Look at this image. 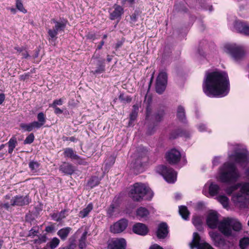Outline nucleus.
Segmentation results:
<instances>
[{
	"instance_id": "f257e3e1",
	"label": "nucleus",
	"mask_w": 249,
	"mask_h": 249,
	"mask_svg": "<svg viewBox=\"0 0 249 249\" xmlns=\"http://www.w3.org/2000/svg\"><path fill=\"white\" fill-rule=\"evenodd\" d=\"M206 223L211 229L218 228L226 236L234 235V231L241 230V224L237 220L231 218H226L218 223V214L217 213L212 212L208 214Z\"/></svg>"
},
{
	"instance_id": "f03ea898",
	"label": "nucleus",
	"mask_w": 249,
	"mask_h": 249,
	"mask_svg": "<svg viewBox=\"0 0 249 249\" xmlns=\"http://www.w3.org/2000/svg\"><path fill=\"white\" fill-rule=\"evenodd\" d=\"M203 90L209 97H224L229 92L230 82L228 79H205Z\"/></svg>"
},
{
	"instance_id": "7ed1b4c3",
	"label": "nucleus",
	"mask_w": 249,
	"mask_h": 249,
	"mask_svg": "<svg viewBox=\"0 0 249 249\" xmlns=\"http://www.w3.org/2000/svg\"><path fill=\"white\" fill-rule=\"evenodd\" d=\"M239 177V174L234 164L225 163L221 168L220 179L222 182L236 181Z\"/></svg>"
},
{
	"instance_id": "20e7f679",
	"label": "nucleus",
	"mask_w": 249,
	"mask_h": 249,
	"mask_svg": "<svg viewBox=\"0 0 249 249\" xmlns=\"http://www.w3.org/2000/svg\"><path fill=\"white\" fill-rule=\"evenodd\" d=\"M147 194L150 195V198L153 196V194L148 187L142 183H136L132 187L129 195L133 200L140 201Z\"/></svg>"
},
{
	"instance_id": "39448f33",
	"label": "nucleus",
	"mask_w": 249,
	"mask_h": 249,
	"mask_svg": "<svg viewBox=\"0 0 249 249\" xmlns=\"http://www.w3.org/2000/svg\"><path fill=\"white\" fill-rule=\"evenodd\" d=\"M240 192L233 195L232 200L236 205L243 206L246 201V196L249 195V183L243 182L238 184Z\"/></svg>"
},
{
	"instance_id": "423d86ee",
	"label": "nucleus",
	"mask_w": 249,
	"mask_h": 249,
	"mask_svg": "<svg viewBox=\"0 0 249 249\" xmlns=\"http://www.w3.org/2000/svg\"><path fill=\"white\" fill-rule=\"evenodd\" d=\"M227 52L236 61L242 60L244 57L246 51L244 48L236 44H229L225 46Z\"/></svg>"
},
{
	"instance_id": "0eeeda50",
	"label": "nucleus",
	"mask_w": 249,
	"mask_h": 249,
	"mask_svg": "<svg viewBox=\"0 0 249 249\" xmlns=\"http://www.w3.org/2000/svg\"><path fill=\"white\" fill-rule=\"evenodd\" d=\"M158 171L169 183H174L176 180L177 173L172 169L161 165L158 167Z\"/></svg>"
},
{
	"instance_id": "6e6552de",
	"label": "nucleus",
	"mask_w": 249,
	"mask_h": 249,
	"mask_svg": "<svg viewBox=\"0 0 249 249\" xmlns=\"http://www.w3.org/2000/svg\"><path fill=\"white\" fill-rule=\"evenodd\" d=\"M190 246L191 249H193L195 247L197 249H214L209 244L201 241L200 237L197 232L193 234V239L190 243Z\"/></svg>"
},
{
	"instance_id": "1a4fd4ad",
	"label": "nucleus",
	"mask_w": 249,
	"mask_h": 249,
	"mask_svg": "<svg viewBox=\"0 0 249 249\" xmlns=\"http://www.w3.org/2000/svg\"><path fill=\"white\" fill-rule=\"evenodd\" d=\"M51 22L55 24L54 26L53 29H49L48 34L51 38L56 37L58 32L63 31L66 26L67 21L64 22H59L56 20L54 18L51 19Z\"/></svg>"
},
{
	"instance_id": "9d476101",
	"label": "nucleus",
	"mask_w": 249,
	"mask_h": 249,
	"mask_svg": "<svg viewBox=\"0 0 249 249\" xmlns=\"http://www.w3.org/2000/svg\"><path fill=\"white\" fill-rule=\"evenodd\" d=\"M233 28L238 33L245 36H249V24L242 20H236L233 23Z\"/></svg>"
},
{
	"instance_id": "9b49d317",
	"label": "nucleus",
	"mask_w": 249,
	"mask_h": 249,
	"mask_svg": "<svg viewBox=\"0 0 249 249\" xmlns=\"http://www.w3.org/2000/svg\"><path fill=\"white\" fill-rule=\"evenodd\" d=\"M31 201L28 195L25 196L18 195L11 199L10 203L12 206H23L28 205Z\"/></svg>"
},
{
	"instance_id": "f8f14e48",
	"label": "nucleus",
	"mask_w": 249,
	"mask_h": 249,
	"mask_svg": "<svg viewBox=\"0 0 249 249\" xmlns=\"http://www.w3.org/2000/svg\"><path fill=\"white\" fill-rule=\"evenodd\" d=\"M231 160H234L236 162L242 164L247 162L249 160V153L246 150L241 152H237L234 155L229 156Z\"/></svg>"
},
{
	"instance_id": "ddd939ff",
	"label": "nucleus",
	"mask_w": 249,
	"mask_h": 249,
	"mask_svg": "<svg viewBox=\"0 0 249 249\" xmlns=\"http://www.w3.org/2000/svg\"><path fill=\"white\" fill-rule=\"evenodd\" d=\"M181 159V154L179 151L176 149H172L166 154V159L168 162L171 164L178 163Z\"/></svg>"
},
{
	"instance_id": "4468645a",
	"label": "nucleus",
	"mask_w": 249,
	"mask_h": 249,
	"mask_svg": "<svg viewBox=\"0 0 249 249\" xmlns=\"http://www.w3.org/2000/svg\"><path fill=\"white\" fill-rule=\"evenodd\" d=\"M126 243L124 238L113 239L108 241L107 249H126Z\"/></svg>"
},
{
	"instance_id": "2eb2a0df",
	"label": "nucleus",
	"mask_w": 249,
	"mask_h": 249,
	"mask_svg": "<svg viewBox=\"0 0 249 249\" xmlns=\"http://www.w3.org/2000/svg\"><path fill=\"white\" fill-rule=\"evenodd\" d=\"M127 226V221L124 219H122L111 225L110 228V231L114 233H120L124 231Z\"/></svg>"
},
{
	"instance_id": "dca6fc26",
	"label": "nucleus",
	"mask_w": 249,
	"mask_h": 249,
	"mask_svg": "<svg viewBox=\"0 0 249 249\" xmlns=\"http://www.w3.org/2000/svg\"><path fill=\"white\" fill-rule=\"evenodd\" d=\"M96 59L94 61V65L96 66L95 70H92V72L94 74H100L105 71V60L100 58L98 56H95L94 54L92 57V60Z\"/></svg>"
},
{
	"instance_id": "f3484780",
	"label": "nucleus",
	"mask_w": 249,
	"mask_h": 249,
	"mask_svg": "<svg viewBox=\"0 0 249 249\" xmlns=\"http://www.w3.org/2000/svg\"><path fill=\"white\" fill-rule=\"evenodd\" d=\"M114 10L109 14V18L111 20L120 19L124 13V8L120 5L115 4Z\"/></svg>"
},
{
	"instance_id": "a211bd4d",
	"label": "nucleus",
	"mask_w": 249,
	"mask_h": 249,
	"mask_svg": "<svg viewBox=\"0 0 249 249\" xmlns=\"http://www.w3.org/2000/svg\"><path fill=\"white\" fill-rule=\"evenodd\" d=\"M204 78H228V75L225 71H219L217 70L213 71L208 70L206 71Z\"/></svg>"
},
{
	"instance_id": "6ab92c4d",
	"label": "nucleus",
	"mask_w": 249,
	"mask_h": 249,
	"mask_svg": "<svg viewBox=\"0 0 249 249\" xmlns=\"http://www.w3.org/2000/svg\"><path fill=\"white\" fill-rule=\"evenodd\" d=\"M168 233V226L166 223L162 222L159 224L157 231V236L159 239H164Z\"/></svg>"
},
{
	"instance_id": "aec40b11",
	"label": "nucleus",
	"mask_w": 249,
	"mask_h": 249,
	"mask_svg": "<svg viewBox=\"0 0 249 249\" xmlns=\"http://www.w3.org/2000/svg\"><path fill=\"white\" fill-rule=\"evenodd\" d=\"M209 235L215 246L220 247L224 245L225 240L219 233L217 232L211 231L209 232Z\"/></svg>"
},
{
	"instance_id": "412c9836",
	"label": "nucleus",
	"mask_w": 249,
	"mask_h": 249,
	"mask_svg": "<svg viewBox=\"0 0 249 249\" xmlns=\"http://www.w3.org/2000/svg\"><path fill=\"white\" fill-rule=\"evenodd\" d=\"M133 231L136 234L145 235L147 233L148 230L145 224L137 223L133 226Z\"/></svg>"
},
{
	"instance_id": "4be33fe9",
	"label": "nucleus",
	"mask_w": 249,
	"mask_h": 249,
	"mask_svg": "<svg viewBox=\"0 0 249 249\" xmlns=\"http://www.w3.org/2000/svg\"><path fill=\"white\" fill-rule=\"evenodd\" d=\"M167 83V79H156L155 86L156 92L161 94L165 90Z\"/></svg>"
},
{
	"instance_id": "5701e85b",
	"label": "nucleus",
	"mask_w": 249,
	"mask_h": 249,
	"mask_svg": "<svg viewBox=\"0 0 249 249\" xmlns=\"http://www.w3.org/2000/svg\"><path fill=\"white\" fill-rule=\"evenodd\" d=\"M59 170L62 173L65 174L71 175L74 173L75 171V168L69 163L63 162L60 166Z\"/></svg>"
},
{
	"instance_id": "b1692460",
	"label": "nucleus",
	"mask_w": 249,
	"mask_h": 249,
	"mask_svg": "<svg viewBox=\"0 0 249 249\" xmlns=\"http://www.w3.org/2000/svg\"><path fill=\"white\" fill-rule=\"evenodd\" d=\"M71 230V228L70 227H65L57 231V234L61 240H65L68 236Z\"/></svg>"
},
{
	"instance_id": "393cba45",
	"label": "nucleus",
	"mask_w": 249,
	"mask_h": 249,
	"mask_svg": "<svg viewBox=\"0 0 249 249\" xmlns=\"http://www.w3.org/2000/svg\"><path fill=\"white\" fill-rule=\"evenodd\" d=\"M67 212V210H64L61 211L59 213H53L51 214V217L53 220L56 221L57 222H59L66 217V213Z\"/></svg>"
},
{
	"instance_id": "a878e982",
	"label": "nucleus",
	"mask_w": 249,
	"mask_h": 249,
	"mask_svg": "<svg viewBox=\"0 0 249 249\" xmlns=\"http://www.w3.org/2000/svg\"><path fill=\"white\" fill-rule=\"evenodd\" d=\"M152 102V97L150 95L146 94L145 96V99L144 103L146 105V119H147L149 116L151 112V108L150 107V105Z\"/></svg>"
},
{
	"instance_id": "bb28decb",
	"label": "nucleus",
	"mask_w": 249,
	"mask_h": 249,
	"mask_svg": "<svg viewBox=\"0 0 249 249\" xmlns=\"http://www.w3.org/2000/svg\"><path fill=\"white\" fill-rule=\"evenodd\" d=\"M149 214L148 210L144 207H140L137 211V216L140 218H145L147 217Z\"/></svg>"
},
{
	"instance_id": "cd10ccee",
	"label": "nucleus",
	"mask_w": 249,
	"mask_h": 249,
	"mask_svg": "<svg viewBox=\"0 0 249 249\" xmlns=\"http://www.w3.org/2000/svg\"><path fill=\"white\" fill-rule=\"evenodd\" d=\"M7 144L8 146V153L11 154L18 144L17 138L15 137H12L7 142Z\"/></svg>"
},
{
	"instance_id": "c85d7f7f",
	"label": "nucleus",
	"mask_w": 249,
	"mask_h": 249,
	"mask_svg": "<svg viewBox=\"0 0 249 249\" xmlns=\"http://www.w3.org/2000/svg\"><path fill=\"white\" fill-rule=\"evenodd\" d=\"M87 234L88 231H85L79 240L78 247L80 249H85L87 246L86 241L87 239Z\"/></svg>"
},
{
	"instance_id": "c756f323",
	"label": "nucleus",
	"mask_w": 249,
	"mask_h": 249,
	"mask_svg": "<svg viewBox=\"0 0 249 249\" xmlns=\"http://www.w3.org/2000/svg\"><path fill=\"white\" fill-rule=\"evenodd\" d=\"M65 157L70 158L72 159L77 160L79 159V156L75 154L73 150L71 148H66L64 152Z\"/></svg>"
},
{
	"instance_id": "7c9ffc66",
	"label": "nucleus",
	"mask_w": 249,
	"mask_h": 249,
	"mask_svg": "<svg viewBox=\"0 0 249 249\" xmlns=\"http://www.w3.org/2000/svg\"><path fill=\"white\" fill-rule=\"evenodd\" d=\"M93 209V205L92 203H89L87 206L86 208H84L83 210L81 211L79 213V216L82 218L86 217L90 212Z\"/></svg>"
},
{
	"instance_id": "2f4dec72",
	"label": "nucleus",
	"mask_w": 249,
	"mask_h": 249,
	"mask_svg": "<svg viewBox=\"0 0 249 249\" xmlns=\"http://www.w3.org/2000/svg\"><path fill=\"white\" fill-rule=\"evenodd\" d=\"M220 188L215 183H212L209 186V193L212 196H216L219 192Z\"/></svg>"
},
{
	"instance_id": "473e14b6",
	"label": "nucleus",
	"mask_w": 249,
	"mask_h": 249,
	"mask_svg": "<svg viewBox=\"0 0 249 249\" xmlns=\"http://www.w3.org/2000/svg\"><path fill=\"white\" fill-rule=\"evenodd\" d=\"M177 117L179 120H180L182 122L185 120L186 118H185V109L181 106H179L178 107Z\"/></svg>"
},
{
	"instance_id": "72a5a7b5",
	"label": "nucleus",
	"mask_w": 249,
	"mask_h": 249,
	"mask_svg": "<svg viewBox=\"0 0 249 249\" xmlns=\"http://www.w3.org/2000/svg\"><path fill=\"white\" fill-rule=\"evenodd\" d=\"M179 213L182 217L187 220L188 218L189 212L186 207L184 206H181L179 207Z\"/></svg>"
},
{
	"instance_id": "f704fd0d",
	"label": "nucleus",
	"mask_w": 249,
	"mask_h": 249,
	"mask_svg": "<svg viewBox=\"0 0 249 249\" xmlns=\"http://www.w3.org/2000/svg\"><path fill=\"white\" fill-rule=\"evenodd\" d=\"M29 166L31 170V171L35 173H36L38 170L39 167L40 166V164L37 161L32 160L30 161L29 163Z\"/></svg>"
},
{
	"instance_id": "c9c22d12",
	"label": "nucleus",
	"mask_w": 249,
	"mask_h": 249,
	"mask_svg": "<svg viewBox=\"0 0 249 249\" xmlns=\"http://www.w3.org/2000/svg\"><path fill=\"white\" fill-rule=\"evenodd\" d=\"M218 201L223 205L224 208L229 207V198L225 196H219L217 197Z\"/></svg>"
},
{
	"instance_id": "e433bc0d",
	"label": "nucleus",
	"mask_w": 249,
	"mask_h": 249,
	"mask_svg": "<svg viewBox=\"0 0 249 249\" xmlns=\"http://www.w3.org/2000/svg\"><path fill=\"white\" fill-rule=\"evenodd\" d=\"M202 219L199 216H195L193 218V224L197 228V229L199 231L202 230V228L201 226L202 225Z\"/></svg>"
},
{
	"instance_id": "4c0bfd02",
	"label": "nucleus",
	"mask_w": 249,
	"mask_h": 249,
	"mask_svg": "<svg viewBox=\"0 0 249 249\" xmlns=\"http://www.w3.org/2000/svg\"><path fill=\"white\" fill-rule=\"evenodd\" d=\"M100 180L97 177H92L88 181V185L91 188H93L99 184Z\"/></svg>"
},
{
	"instance_id": "58836bf2",
	"label": "nucleus",
	"mask_w": 249,
	"mask_h": 249,
	"mask_svg": "<svg viewBox=\"0 0 249 249\" xmlns=\"http://www.w3.org/2000/svg\"><path fill=\"white\" fill-rule=\"evenodd\" d=\"M139 107L137 105H134L133 106V110L130 115V121H134L137 117Z\"/></svg>"
},
{
	"instance_id": "ea45409f",
	"label": "nucleus",
	"mask_w": 249,
	"mask_h": 249,
	"mask_svg": "<svg viewBox=\"0 0 249 249\" xmlns=\"http://www.w3.org/2000/svg\"><path fill=\"white\" fill-rule=\"evenodd\" d=\"M60 243V240L57 237H54L47 244L51 249H54L57 247Z\"/></svg>"
},
{
	"instance_id": "a19ab883",
	"label": "nucleus",
	"mask_w": 249,
	"mask_h": 249,
	"mask_svg": "<svg viewBox=\"0 0 249 249\" xmlns=\"http://www.w3.org/2000/svg\"><path fill=\"white\" fill-rule=\"evenodd\" d=\"M239 245L241 249H246L249 246V238L244 237L241 239Z\"/></svg>"
},
{
	"instance_id": "79ce46f5",
	"label": "nucleus",
	"mask_w": 249,
	"mask_h": 249,
	"mask_svg": "<svg viewBox=\"0 0 249 249\" xmlns=\"http://www.w3.org/2000/svg\"><path fill=\"white\" fill-rule=\"evenodd\" d=\"M164 115V111L163 109L159 110L155 115V120L157 122H160Z\"/></svg>"
},
{
	"instance_id": "37998d69",
	"label": "nucleus",
	"mask_w": 249,
	"mask_h": 249,
	"mask_svg": "<svg viewBox=\"0 0 249 249\" xmlns=\"http://www.w3.org/2000/svg\"><path fill=\"white\" fill-rule=\"evenodd\" d=\"M16 8L23 13H27V10L24 8L22 0H16Z\"/></svg>"
},
{
	"instance_id": "c03bdc74",
	"label": "nucleus",
	"mask_w": 249,
	"mask_h": 249,
	"mask_svg": "<svg viewBox=\"0 0 249 249\" xmlns=\"http://www.w3.org/2000/svg\"><path fill=\"white\" fill-rule=\"evenodd\" d=\"M37 118L38 120V122L39 123L43 125L46 123V117L45 115L43 112H39L37 116Z\"/></svg>"
},
{
	"instance_id": "a18cd8bd",
	"label": "nucleus",
	"mask_w": 249,
	"mask_h": 249,
	"mask_svg": "<svg viewBox=\"0 0 249 249\" xmlns=\"http://www.w3.org/2000/svg\"><path fill=\"white\" fill-rule=\"evenodd\" d=\"M47 241V237L45 235H43L38 237V239H35L33 241L34 243L36 244H41L45 243Z\"/></svg>"
},
{
	"instance_id": "49530a36",
	"label": "nucleus",
	"mask_w": 249,
	"mask_h": 249,
	"mask_svg": "<svg viewBox=\"0 0 249 249\" xmlns=\"http://www.w3.org/2000/svg\"><path fill=\"white\" fill-rule=\"evenodd\" d=\"M20 126L24 131L30 132L33 130L31 123L28 124L22 123L20 124Z\"/></svg>"
},
{
	"instance_id": "de8ad7c7",
	"label": "nucleus",
	"mask_w": 249,
	"mask_h": 249,
	"mask_svg": "<svg viewBox=\"0 0 249 249\" xmlns=\"http://www.w3.org/2000/svg\"><path fill=\"white\" fill-rule=\"evenodd\" d=\"M238 188H239V185H238V184H237L234 186H231L230 187L227 188L226 189L225 192H226V193L228 195H231L232 193V192H233L235 190H237Z\"/></svg>"
},
{
	"instance_id": "09e8293b",
	"label": "nucleus",
	"mask_w": 249,
	"mask_h": 249,
	"mask_svg": "<svg viewBox=\"0 0 249 249\" xmlns=\"http://www.w3.org/2000/svg\"><path fill=\"white\" fill-rule=\"evenodd\" d=\"M35 136L33 133L29 135L24 141V144H30L32 143L34 140Z\"/></svg>"
},
{
	"instance_id": "8fccbe9b",
	"label": "nucleus",
	"mask_w": 249,
	"mask_h": 249,
	"mask_svg": "<svg viewBox=\"0 0 249 249\" xmlns=\"http://www.w3.org/2000/svg\"><path fill=\"white\" fill-rule=\"evenodd\" d=\"M119 100L123 103H129L131 101V98L129 96H125L124 94H121L119 97Z\"/></svg>"
},
{
	"instance_id": "3c124183",
	"label": "nucleus",
	"mask_w": 249,
	"mask_h": 249,
	"mask_svg": "<svg viewBox=\"0 0 249 249\" xmlns=\"http://www.w3.org/2000/svg\"><path fill=\"white\" fill-rule=\"evenodd\" d=\"M135 0H122L121 4L123 5L128 4L130 7H133L135 4Z\"/></svg>"
},
{
	"instance_id": "603ef678",
	"label": "nucleus",
	"mask_w": 249,
	"mask_h": 249,
	"mask_svg": "<svg viewBox=\"0 0 249 249\" xmlns=\"http://www.w3.org/2000/svg\"><path fill=\"white\" fill-rule=\"evenodd\" d=\"M86 37L87 39L92 40V41L97 39L96 35L93 32H89L86 35Z\"/></svg>"
},
{
	"instance_id": "864d4df0",
	"label": "nucleus",
	"mask_w": 249,
	"mask_h": 249,
	"mask_svg": "<svg viewBox=\"0 0 249 249\" xmlns=\"http://www.w3.org/2000/svg\"><path fill=\"white\" fill-rule=\"evenodd\" d=\"M63 103V101L61 99H59L58 100H54L53 104L50 105L51 107H57V105H62Z\"/></svg>"
},
{
	"instance_id": "5fc2aeb1",
	"label": "nucleus",
	"mask_w": 249,
	"mask_h": 249,
	"mask_svg": "<svg viewBox=\"0 0 249 249\" xmlns=\"http://www.w3.org/2000/svg\"><path fill=\"white\" fill-rule=\"evenodd\" d=\"M124 42V38H122L121 40L118 41L115 45V49L117 51L118 49H119L120 47H121L123 46Z\"/></svg>"
},
{
	"instance_id": "6e6d98bb",
	"label": "nucleus",
	"mask_w": 249,
	"mask_h": 249,
	"mask_svg": "<svg viewBox=\"0 0 249 249\" xmlns=\"http://www.w3.org/2000/svg\"><path fill=\"white\" fill-rule=\"evenodd\" d=\"M168 74L165 70H162L160 71L157 78H167Z\"/></svg>"
},
{
	"instance_id": "4d7b16f0",
	"label": "nucleus",
	"mask_w": 249,
	"mask_h": 249,
	"mask_svg": "<svg viewBox=\"0 0 249 249\" xmlns=\"http://www.w3.org/2000/svg\"><path fill=\"white\" fill-rule=\"evenodd\" d=\"M38 233H39V231L38 230H36L34 228H32L31 230L29 231L28 236H36Z\"/></svg>"
},
{
	"instance_id": "13d9d810",
	"label": "nucleus",
	"mask_w": 249,
	"mask_h": 249,
	"mask_svg": "<svg viewBox=\"0 0 249 249\" xmlns=\"http://www.w3.org/2000/svg\"><path fill=\"white\" fill-rule=\"evenodd\" d=\"M32 125L33 129L34 128H37L38 129L40 128L42 126H43L42 124H41L39 123H38L37 121H34L31 123Z\"/></svg>"
},
{
	"instance_id": "bf43d9fd",
	"label": "nucleus",
	"mask_w": 249,
	"mask_h": 249,
	"mask_svg": "<svg viewBox=\"0 0 249 249\" xmlns=\"http://www.w3.org/2000/svg\"><path fill=\"white\" fill-rule=\"evenodd\" d=\"M40 50L38 48H36L34 51V54L32 55V57L35 60L36 58H37L39 55Z\"/></svg>"
},
{
	"instance_id": "052dcab7",
	"label": "nucleus",
	"mask_w": 249,
	"mask_h": 249,
	"mask_svg": "<svg viewBox=\"0 0 249 249\" xmlns=\"http://www.w3.org/2000/svg\"><path fill=\"white\" fill-rule=\"evenodd\" d=\"M114 208L115 207L113 204L111 205L107 211V213L110 216H111L113 215L114 212Z\"/></svg>"
},
{
	"instance_id": "680f3d73",
	"label": "nucleus",
	"mask_w": 249,
	"mask_h": 249,
	"mask_svg": "<svg viewBox=\"0 0 249 249\" xmlns=\"http://www.w3.org/2000/svg\"><path fill=\"white\" fill-rule=\"evenodd\" d=\"M130 19L132 22H136L137 21V14L135 12L130 16Z\"/></svg>"
},
{
	"instance_id": "e2e57ef3",
	"label": "nucleus",
	"mask_w": 249,
	"mask_h": 249,
	"mask_svg": "<svg viewBox=\"0 0 249 249\" xmlns=\"http://www.w3.org/2000/svg\"><path fill=\"white\" fill-rule=\"evenodd\" d=\"M21 55H22V57L23 58H25V59H27L28 57H31L30 55H29L28 51L26 50V48H25V50L21 53Z\"/></svg>"
},
{
	"instance_id": "0e129e2a",
	"label": "nucleus",
	"mask_w": 249,
	"mask_h": 249,
	"mask_svg": "<svg viewBox=\"0 0 249 249\" xmlns=\"http://www.w3.org/2000/svg\"><path fill=\"white\" fill-rule=\"evenodd\" d=\"M14 49L16 50L18 53H21L22 52L25 50V47H19L18 46H16L14 47Z\"/></svg>"
},
{
	"instance_id": "69168bd1",
	"label": "nucleus",
	"mask_w": 249,
	"mask_h": 249,
	"mask_svg": "<svg viewBox=\"0 0 249 249\" xmlns=\"http://www.w3.org/2000/svg\"><path fill=\"white\" fill-rule=\"evenodd\" d=\"M54 109V113L56 114H60L63 113V110L58 107H53Z\"/></svg>"
},
{
	"instance_id": "338daca9",
	"label": "nucleus",
	"mask_w": 249,
	"mask_h": 249,
	"mask_svg": "<svg viewBox=\"0 0 249 249\" xmlns=\"http://www.w3.org/2000/svg\"><path fill=\"white\" fill-rule=\"evenodd\" d=\"M149 249H163L161 247L157 244H155L150 246Z\"/></svg>"
},
{
	"instance_id": "774afa93",
	"label": "nucleus",
	"mask_w": 249,
	"mask_h": 249,
	"mask_svg": "<svg viewBox=\"0 0 249 249\" xmlns=\"http://www.w3.org/2000/svg\"><path fill=\"white\" fill-rule=\"evenodd\" d=\"M75 244L74 243H71L68 247L66 248H64L63 249H75Z\"/></svg>"
}]
</instances>
